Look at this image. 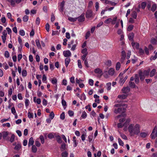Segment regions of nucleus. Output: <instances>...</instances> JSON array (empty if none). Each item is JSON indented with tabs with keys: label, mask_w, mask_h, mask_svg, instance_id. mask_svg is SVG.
<instances>
[{
	"label": "nucleus",
	"mask_w": 157,
	"mask_h": 157,
	"mask_svg": "<svg viewBox=\"0 0 157 157\" xmlns=\"http://www.w3.org/2000/svg\"><path fill=\"white\" fill-rule=\"evenodd\" d=\"M140 125L138 124H130L128 127V131L131 136L138 135L140 132Z\"/></svg>",
	"instance_id": "nucleus-1"
},
{
	"label": "nucleus",
	"mask_w": 157,
	"mask_h": 157,
	"mask_svg": "<svg viewBox=\"0 0 157 157\" xmlns=\"http://www.w3.org/2000/svg\"><path fill=\"white\" fill-rule=\"evenodd\" d=\"M125 109L124 107L114 108V113L116 114L120 113H123L125 111Z\"/></svg>",
	"instance_id": "nucleus-2"
},
{
	"label": "nucleus",
	"mask_w": 157,
	"mask_h": 157,
	"mask_svg": "<svg viewBox=\"0 0 157 157\" xmlns=\"http://www.w3.org/2000/svg\"><path fill=\"white\" fill-rule=\"evenodd\" d=\"M150 136L152 139H154L157 137V126H155L153 129Z\"/></svg>",
	"instance_id": "nucleus-3"
},
{
	"label": "nucleus",
	"mask_w": 157,
	"mask_h": 157,
	"mask_svg": "<svg viewBox=\"0 0 157 157\" xmlns=\"http://www.w3.org/2000/svg\"><path fill=\"white\" fill-rule=\"evenodd\" d=\"M2 136L4 139L7 140H9V139L8 138H7V137L9 134V133L8 132L3 131L2 132Z\"/></svg>",
	"instance_id": "nucleus-4"
},
{
	"label": "nucleus",
	"mask_w": 157,
	"mask_h": 157,
	"mask_svg": "<svg viewBox=\"0 0 157 157\" xmlns=\"http://www.w3.org/2000/svg\"><path fill=\"white\" fill-rule=\"evenodd\" d=\"M63 56L65 57H69L71 56V53L69 50L64 51L63 52Z\"/></svg>",
	"instance_id": "nucleus-5"
},
{
	"label": "nucleus",
	"mask_w": 157,
	"mask_h": 157,
	"mask_svg": "<svg viewBox=\"0 0 157 157\" xmlns=\"http://www.w3.org/2000/svg\"><path fill=\"white\" fill-rule=\"evenodd\" d=\"M139 77H140V80L141 81H143L145 78V76L143 74V72L140 70L139 71Z\"/></svg>",
	"instance_id": "nucleus-6"
},
{
	"label": "nucleus",
	"mask_w": 157,
	"mask_h": 157,
	"mask_svg": "<svg viewBox=\"0 0 157 157\" xmlns=\"http://www.w3.org/2000/svg\"><path fill=\"white\" fill-rule=\"evenodd\" d=\"M93 15L92 11L91 10H88L86 13V17L89 18L91 17Z\"/></svg>",
	"instance_id": "nucleus-7"
},
{
	"label": "nucleus",
	"mask_w": 157,
	"mask_h": 157,
	"mask_svg": "<svg viewBox=\"0 0 157 157\" xmlns=\"http://www.w3.org/2000/svg\"><path fill=\"white\" fill-rule=\"evenodd\" d=\"M130 88L128 86L124 87L122 89V91L123 93L126 94L128 93L130 91Z\"/></svg>",
	"instance_id": "nucleus-8"
},
{
	"label": "nucleus",
	"mask_w": 157,
	"mask_h": 157,
	"mask_svg": "<svg viewBox=\"0 0 157 157\" xmlns=\"http://www.w3.org/2000/svg\"><path fill=\"white\" fill-rule=\"evenodd\" d=\"M78 21L79 22L83 21L85 20V17L84 15L82 14L79 17L77 18Z\"/></svg>",
	"instance_id": "nucleus-9"
},
{
	"label": "nucleus",
	"mask_w": 157,
	"mask_h": 157,
	"mask_svg": "<svg viewBox=\"0 0 157 157\" xmlns=\"http://www.w3.org/2000/svg\"><path fill=\"white\" fill-rule=\"evenodd\" d=\"M95 73L101 75H102V70L99 68L95 69L94 70Z\"/></svg>",
	"instance_id": "nucleus-10"
},
{
	"label": "nucleus",
	"mask_w": 157,
	"mask_h": 157,
	"mask_svg": "<svg viewBox=\"0 0 157 157\" xmlns=\"http://www.w3.org/2000/svg\"><path fill=\"white\" fill-rule=\"evenodd\" d=\"M134 37V33H131L129 34L128 35V38L129 40L132 41H133V38Z\"/></svg>",
	"instance_id": "nucleus-11"
},
{
	"label": "nucleus",
	"mask_w": 157,
	"mask_h": 157,
	"mask_svg": "<svg viewBox=\"0 0 157 157\" xmlns=\"http://www.w3.org/2000/svg\"><path fill=\"white\" fill-rule=\"evenodd\" d=\"M34 143V141L33 140V137H31L29 139V143H28V146L29 147H30L31 145H32Z\"/></svg>",
	"instance_id": "nucleus-12"
},
{
	"label": "nucleus",
	"mask_w": 157,
	"mask_h": 157,
	"mask_svg": "<svg viewBox=\"0 0 157 157\" xmlns=\"http://www.w3.org/2000/svg\"><path fill=\"white\" fill-rule=\"evenodd\" d=\"M139 75L138 74H135L134 77L135 81L136 84H138L139 82Z\"/></svg>",
	"instance_id": "nucleus-13"
},
{
	"label": "nucleus",
	"mask_w": 157,
	"mask_h": 157,
	"mask_svg": "<svg viewBox=\"0 0 157 157\" xmlns=\"http://www.w3.org/2000/svg\"><path fill=\"white\" fill-rule=\"evenodd\" d=\"M71 61V59L69 57L66 58L65 60V65L66 67H67L69 63Z\"/></svg>",
	"instance_id": "nucleus-14"
},
{
	"label": "nucleus",
	"mask_w": 157,
	"mask_h": 157,
	"mask_svg": "<svg viewBox=\"0 0 157 157\" xmlns=\"http://www.w3.org/2000/svg\"><path fill=\"white\" fill-rule=\"evenodd\" d=\"M115 72L113 68H110L108 72L109 75H113Z\"/></svg>",
	"instance_id": "nucleus-15"
},
{
	"label": "nucleus",
	"mask_w": 157,
	"mask_h": 157,
	"mask_svg": "<svg viewBox=\"0 0 157 157\" xmlns=\"http://www.w3.org/2000/svg\"><path fill=\"white\" fill-rule=\"evenodd\" d=\"M122 57L121 58V61H123L126 57L125 52L124 51H122L121 52Z\"/></svg>",
	"instance_id": "nucleus-16"
},
{
	"label": "nucleus",
	"mask_w": 157,
	"mask_h": 157,
	"mask_svg": "<svg viewBox=\"0 0 157 157\" xmlns=\"http://www.w3.org/2000/svg\"><path fill=\"white\" fill-rule=\"evenodd\" d=\"M65 4V2L64 1H62L60 4V11L61 12H63V7Z\"/></svg>",
	"instance_id": "nucleus-17"
},
{
	"label": "nucleus",
	"mask_w": 157,
	"mask_h": 157,
	"mask_svg": "<svg viewBox=\"0 0 157 157\" xmlns=\"http://www.w3.org/2000/svg\"><path fill=\"white\" fill-rule=\"evenodd\" d=\"M21 148V145L20 144H17L16 145L15 147L14 148V149L17 151L19 150Z\"/></svg>",
	"instance_id": "nucleus-18"
},
{
	"label": "nucleus",
	"mask_w": 157,
	"mask_h": 157,
	"mask_svg": "<svg viewBox=\"0 0 157 157\" xmlns=\"http://www.w3.org/2000/svg\"><path fill=\"white\" fill-rule=\"evenodd\" d=\"M56 140L60 144L62 142L61 138L59 136H56Z\"/></svg>",
	"instance_id": "nucleus-19"
},
{
	"label": "nucleus",
	"mask_w": 157,
	"mask_h": 157,
	"mask_svg": "<svg viewBox=\"0 0 157 157\" xmlns=\"http://www.w3.org/2000/svg\"><path fill=\"white\" fill-rule=\"evenodd\" d=\"M36 46L38 48H41V45L40 43L39 40L38 39H36Z\"/></svg>",
	"instance_id": "nucleus-20"
},
{
	"label": "nucleus",
	"mask_w": 157,
	"mask_h": 157,
	"mask_svg": "<svg viewBox=\"0 0 157 157\" xmlns=\"http://www.w3.org/2000/svg\"><path fill=\"white\" fill-rule=\"evenodd\" d=\"M127 96L125 94H121L119 95L118 96V98L121 99H125Z\"/></svg>",
	"instance_id": "nucleus-21"
},
{
	"label": "nucleus",
	"mask_w": 157,
	"mask_h": 157,
	"mask_svg": "<svg viewBox=\"0 0 157 157\" xmlns=\"http://www.w3.org/2000/svg\"><path fill=\"white\" fill-rule=\"evenodd\" d=\"M68 153L66 151L63 152L61 154L62 157H67Z\"/></svg>",
	"instance_id": "nucleus-22"
},
{
	"label": "nucleus",
	"mask_w": 157,
	"mask_h": 157,
	"mask_svg": "<svg viewBox=\"0 0 157 157\" xmlns=\"http://www.w3.org/2000/svg\"><path fill=\"white\" fill-rule=\"evenodd\" d=\"M129 83V86L131 88H134L135 87L136 85L134 82L130 81Z\"/></svg>",
	"instance_id": "nucleus-23"
},
{
	"label": "nucleus",
	"mask_w": 157,
	"mask_h": 157,
	"mask_svg": "<svg viewBox=\"0 0 157 157\" xmlns=\"http://www.w3.org/2000/svg\"><path fill=\"white\" fill-rule=\"evenodd\" d=\"M150 71V70H144L143 72V73L145 76H148L149 75Z\"/></svg>",
	"instance_id": "nucleus-24"
},
{
	"label": "nucleus",
	"mask_w": 157,
	"mask_h": 157,
	"mask_svg": "<svg viewBox=\"0 0 157 157\" xmlns=\"http://www.w3.org/2000/svg\"><path fill=\"white\" fill-rule=\"evenodd\" d=\"M140 137L142 138H145L147 136V134L144 132H142L140 133Z\"/></svg>",
	"instance_id": "nucleus-25"
},
{
	"label": "nucleus",
	"mask_w": 157,
	"mask_h": 157,
	"mask_svg": "<svg viewBox=\"0 0 157 157\" xmlns=\"http://www.w3.org/2000/svg\"><path fill=\"white\" fill-rule=\"evenodd\" d=\"M32 150L33 152L36 153V152L37 150V147L35 145H33L32 147Z\"/></svg>",
	"instance_id": "nucleus-26"
},
{
	"label": "nucleus",
	"mask_w": 157,
	"mask_h": 157,
	"mask_svg": "<svg viewBox=\"0 0 157 157\" xmlns=\"http://www.w3.org/2000/svg\"><path fill=\"white\" fill-rule=\"evenodd\" d=\"M156 8H157V6H156V4H154L152 6V7L151 9V10L152 12H154L156 10Z\"/></svg>",
	"instance_id": "nucleus-27"
},
{
	"label": "nucleus",
	"mask_w": 157,
	"mask_h": 157,
	"mask_svg": "<svg viewBox=\"0 0 157 157\" xmlns=\"http://www.w3.org/2000/svg\"><path fill=\"white\" fill-rule=\"evenodd\" d=\"M156 72V70L155 69H153L150 72V77L153 76L154 75L155 73Z\"/></svg>",
	"instance_id": "nucleus-28"
},
{
	"label": "nucleus",
	"mask_w": 157,
	"mask_h": 157,
	"mask_svg": "<svg viewBox=\"0 0 157 157\" xmlns=\"http://www.w3.org/2000/svg\"><path fill=\"white\" fill-rule=\"evenodd\" d=\"M121 63L119 62H118L116 65V70L117 71L119 70L121 67Z\"/></svg>",
	"instance_id": "nucleus-29"
},
{
	"label": "nucleus",
	"mask_w": 157,
	"mask_h": 157,
	"mask_svg": "<svg viewBox=\"0 0 157 157\" xmlns=\"http://www.w3.org/2000/svg\"><path fill=\"white\" fill-rule=\"evenodd\" d=\"M14 139L15 135H14V134H12L11 138L9 140V141H10L11 143H12L14 141Z\"/></svg>",
	"instance_id": "nucleus-30"
},
{
	"label": "nucleus",
	"mask_w": 157,
	"mask_h": 157,
	"mask_svg": "<svg viewBox=\"0 0 157 157\" xmlns=\"http://www.w3.org/2000/svg\"><path fill=\"white\" fill-rule=\"evenodd\" d=\"M137 16V14L136 11H134L133 12L132 16L134 19H136Z\"/></svg>",
	"instance_id": "nucleus-31"
},
{
	"label": "nucleus",
	"mask_w": 157,
	"mask_h": 157,
	"mask_svg": "<svg viewBox=\"0 0 157 157\" xmlns=\"http://www.w3.org/2000/svg\"><path fill=\"white\" fill-rule=\"evenodd\" d=\"M80 99L82 100L83 99L85 100L86 99V96L84 93H82L80 97Z\"/></svg>",
	"instance_id": "nucleus-32"
},
{
	"label": "nucleus",
	"mask_w": 157,
	"mask_h": 157,
	"mask_svg": "<svg viewBox=\"0 0 157 157\" xmlns=\"http://www.w3.org/2000/svg\"><path fill=\"white\" fill-rule=\"evenodd\" d=\"M77 18H72L71 17H69L68 18V19L71 22H74L77 20Z\"/></svg>",
	"instance_id": "nucleus-33"
},
{
	"label": "nucleus",
	"mask_w": 157,
	"mask_h": 157,
	"mask_svg": "<svg viewBox=\"0 0 157 157\" xmlns=\"http://www.w3.org/2000/svg\"><path fill=\"white\" fill-rule=\"evenodd\" d=\"M133 26L132 25H129L128 27V28H127V31H132L133 28Z\"/></svg>",
	"instance_id": "nucleus-34"
},
{
	"label": "nucleus",
	"mask_w": 157,
	"mask_h": 157,
	"mask_svg": "<svg viewBox=\"0 0 157 157\" xmlns=\"http://www.w3.org/2000/svg\"><path fill=\"white\" fill-rule=\"evenodd\" d=\"M27 75L26 71L25 70H23L22 71V75L23 77H25Z\"/></svg>",
	"instance_id": "nucleus-35"
},
{
	"label": "nucleus",
	"mask_w": 157,
	"mask_h": 157,
	"mask_svg": "<svg viewBox=\"0 0 157 157\" xmlns=\"http://www.w3.org/2000/svg\"><path fill=\"white\" fill-rule=\"evenodd\" d=\"M29 19V17L27 15H25L23 18V20L24 22H27Z\"/></svg>",
	"instance_id": "nucleus-36"
},
{
	"label": "nucleus",
	"mask_w": 157,
	"mask_h": 157,
	"mask_svg": "<svg viewBox=\"0 0 157 157\" xmlns=\"http://www.w3.org/2000/svg\"><path fill=\"white\" fill-rule=\"evenodd\" d=\"M82 53L84 54H86V55H87V49L86 48H84L82 50Z\"/></svg>",
	"instance_id": "nucleus-37"
},
{
	"label": "nucleus",
	"mask_w": 157,
	"mask_h": 157,
	"mask_svg": "<svg viewBox=\"0 0 157 157\" xmlns=\"http://www.w3.org/2000/svg\"><path fill=\"white\" fill-rule=\"evenodd\" d=\"M55 116L53 112H52L50 113L49 115L50 118H51V120Z\"/></svg>",
	"instance_id": "nucleus-38"
},
{
	"label": "nucleus",
	"mask_w": 157,
	"mask_h": 157,
	"mask_svg": "<svg viewBox=\"0 0 157 157\" xmlns=\"http://www.w3.org/2000/svg\"><path fill=\"white\" fill-rule=\"evenodd\" d=\"M40 140L41 143L43 144L44 141V136L42 135H41L40 137Z\"/></svg>",
	"instance_id": "nucleus-39"
},
{
	"label": "nucleus",
	"mask_w": 157,
	"mask_h": 157,
	"mask_svg": "<svg viewBox=\"0 0 157 157\" xmlns=\"http://www.w3.org/2000/svg\"><path fill=\"white\" fill-rule=\"evenodd\" d=\"M124 125H125L124 124H122L120 122L117 124V127L119 128H121Z\"/></svg>",
	"instance_id": "nucleus-40"
},
{
	"label": "nucleus",
	"mask_w": 157,
	"mask_h": 157,
	"mask_svg": "<svg viewBox=\"0 0 157 157\" xmlns=\"http://www.w3.org/2000/svg\"><path fill=\"white\" fill-rule=\"evenodd\" d=\"M141 5L142 8L144 9L146 6V3L145 2H142L141 4Z\"/></svg>",
	"instance_id": "nucleus-41"
},
{
	"label": "nucleus",
	"mask_w": 157,
	"mask_h": 157,
	"mask_svg": "<svg viewBox=\"0 0 157 157\" xmlns=\"http://www.w3.org/2000/svg\"><path fill=\"white\" fill-rule=\"evenodd\" d=\"M112 19L111 18H109L105 20L104 23L106 24H109L112 21Z\"/></svg>",
	"instance_id": "nucleus-42"
},
{
	"label": "nucleus",
	"mask_w": 157,
	"mask_h": 157,
	"mask_svg": "<svg viewBox=\"0 0 157 157\" xmlns=\"http://www.w3.org/2000/svg\"><path fill=\"white\" fill-rule=\"evenodd\" d=\"M66 147V144H62L61 145L60 149L62 151H63L65 150Z\"/></svg>",
	"instance_id": "nucleus-43"
},
{
	"label": "nucleus",
	"mask_w": 157,
	"mask_h": 157,
	"mask_svg": "<svg viewBox=\"0 0 157 157\" xmlns=\"http://www.w3.org/2000/svg\"><path fill=\"white\" fill-rule=\"evenodd\" d=\"M87 117L86 113L85 112H82L81 117L83 118H85Z\"/></svg>",
	"instance_id": "nucleus-44"
},
{
	"label": "nucleus",
	"mask_w": 157,
	"mask_h": 157,
	"mask_svg": "<svg viewBox=\"0 0 157 157\" xmlns=\"http://www.w3.org/2000/svg\"><path fill=\"white\" fill-rule=\"evenodd\" d=\"M123 105L121 104H115L114 106V108H118L121 107V106H123Z\"/></svg>",
	"instance_id": "nucleus-45"
},
{
	"label": "nucleus",
	"mask_w": 157,
	"mask_h": 157,
	"mask_svg": "<svg viewBox=\"0 0 157 157\" xmlns=\"http://www.w3.org/2000/svg\"><path fill=\"white\" fill-rule=\"evenodd\" d=\"M111 64L112 62L110 60H108L106 61V64L109 67H110L111 66Z\"/></svg>",
	"instance_id": "nucleus-46"
},
{
	"label": "nucleus",
	"mask_w": 157,
	"mask_h": 157,
	"mask_svg": "<svg viewBox=\"0 0 157 157\" xmlns=\"http://www.w3.org/2000/svg\"><path fill=\"white\" fill-rule=\"evenodd\" d=\"M118 143L120 145L123 146L124 145V143L121 140L120 138H119L118 139Z\"/></svg>",
	"instance_id": "nucleus-47"
},
{
	"label": "nucleus",
	"mask_w": 157,
	"mask_h": 157,
	"mask_svg": "<svg viewBox=\"0 0 157 157\" xmlns=\"http://www.w3.org/2000/svg\"><path fill=\"white\" fill-rule=\"evenodd\" d=\"M157 58V52L156 53L154 56H152L150 58L151 60H155Z\"/></svg>",
	"instance_id": "nucleus-48"
},
{
	"label": "nucleus",
	"mask_w": 157,
	"mask_h": 157,
	"mask_svg": "<svg viewBox=\"0 0 157 157\" xmlns=\"http://www.w3.org/2000/svg\"><path fill=\"white\" fill-rule=\"evenodd\" d=\"M78 67L80 68H82V66L81 64V63L80 60L78 59Z\"/></svg>",
	"instance_id": "nucleus-49"
},
{
	"label": "nucleus",
	"mask_w": 157,
	"mask_h": 157,
	"mask_svg": "<svg viewBox=\"0 0 157 157\" xmlns=\"http://www.w3.org/2000/svg\"><path fill=\"white\" fill-rule=\"evenodd\" d=\"M19 34L21 36H24L25 35V32L23 30H21L19 31Z\"/></svg>",
	"instance_id": "nucleus-50"
},
{
	"label": "nucleus",
	"mask_w": 157,
	"mask_h": 157,
	"mask_svg": "<svg viewBox=\"0 0 157 157\" xmlns=\"http://www.w3.org/2000/svg\"><path fill=\"white\" fill-rule=\"evenodd\" d=\"M4 55L6 58H8L9 57V54L7 51H5V52Z\"/></svg>",
	"instance_id": "nucleus-51"
},
{
	"label": "nucleus",
	"mask_w": 157,
	"mask_h": 157,
	"mask_svg": "<svg viewBox=\"0 0 157 157\" xmlns=\"http://www.w3.org/2000/svg\"><path fill=\"white\" fill-rule=\"evenodd\" d=\"M117 19V17H115L113 18V19H112V21H111L112 24H114L116 22V21Z\"/></svg>",
	"instance_id": "nucleus-52"
},
{
	"label": "nucleus",
	"mask_w": 157,
	"mask_h": 157,
	"mask_svg": "<svg viewBox=\"0 0 157 157\" xmlns=\"http://www.w3.org/2000/svg\"><path fill=\"white\" fill-rule=\"evenodd\" d=\"M111 84L110 82H109V83H108L107 84H106V85L107 86V90H110L111 89Z\"/></svg>",
	"instance_id": "nucleus-53"
},
{
	"label": "nucleus",
	"mask_w": 157,
	"mask_h": 157,
	"mask_svg": "<svg viewBox=\"0 0 157 157\" xmlns=\"http://www.w3.org/2000/svg\"><path fill=\"white\" fill-rule=\"evenodd\" d=\"M55 19V17L54 16V15L53 13H52L51 15V21L52 22H53L54 21Z\"/></svg>",
	"instance_id": "nucleus-54"
},
{
	"label": "nucleus",
	"mask_w": 157,
	"mask_h": 157,
	"mask_svg": "<svg viewBox=\"0 0 157 157\" xmlns=\"http://www.w3.org/2000/svg\"><path fill=\"white\" fill-rule=\"evenodd\" d=\"M125 82V81L124 80V79H123V78H121L119 81V83L121 85H122Z\"/></svg>",
	"instance_id": "nucleus-55"
},
{
	"label": "nucleus",
	"mask_w": 157,
	"mask_h": 157,
	"mask_svg": "<svg viewBox=\"0 0 157 157\" xmlns=\"http://www.w3.org/2000/svg\"><path fill=\"white\" fill-rule=\"evenodd\" d=\"M89 83L90 86H92L94 84V81L92 79H90L89 80Z\"/></svg>",
	"instance_id": "nucleus-56"
},
{
	"label": "nucleus",
	"mask_w": 157,
	"mask_h": 157,
	"mask_svg": "<svg viewBox=\"0 0 157 157\" xmlns=\"http://www.w3.org/2000/svg\"><path fill=\"white\" fill-rule=\"evenodd\" d=\"M48 137L50 139H52L54 138V136L52 133H50L48 135Z\"/></svg>",
	"instance_id": "nucleus-57"
},
{
	"label": "nucleus",
	"mask_w": 157,
	"mask_h": 157,
	"mask_svg": "<svg viewBox=\"0 0 157 157\" xmlns=\"http://www.w3.org/2000/svg\"><path fill=\"white\" fill-rule=\"evenodd\" d=\"M68 113L70 116L71 117L73 115L74 113L72 111L70 110L68 111Z\"/></svg>",
	"instance_id": "nucleus-58"
},
{
	"label": "nucleus",
	"mask_w": 157,
	"mask_h": 157,
	"mask_svg": "<svg viewBox=\"0 0 157 157\" xmlns=\"http://www.w3.org/2000/svg\"><path fill=\"white\" fill-rule=\"evenodd\" d=\"M52 83L53 84H56L57 83V80L56 79H52L51 81Z\"/></svg>",
	"instance_id": "nucleus-59"
},
{
	"label": "nucleus",
	"mask_w": 157,
	"mask_h": 157,
	"mask_svg": "<svg viewBox=\"0 0 157 157\" xmlns=\"http://www.w3.org/2000/svg\"><path fill=\"white\" fill-rule=\"evenodd\" d=\"M130 118L127 119L126 120V121L124 123L125 125L127 126L128 124L130 122Z\"/></svg>",
	"instance_id": "nucleus-60"
},
{
	"label": "nucleus",
	"mask_w": 157,
	"mask_h": 157,
	"mask_svg": "<svg viewBox=\"0 0 157 157\" xmlns=\"http://www.w3.org/2000/svg\"><path fill=\"white\" fill-rule=\"evenodd\" d=\"M90 35V31H88L86 34V39H87Z\"/></svg>",
	"instance_id": "nucleus-61"
},
{
	"label": "nucleus",
	"mask_w": 157,
	"mask_h": 157,
	"mask_svg": "<svg viewBox=\"0 0 157 157\" xmlns=\"http://www.w3.org/2000/svg\"><path fill=\"white\" fill-rule=\"evenodd\" d=\"M29 100L27 99H25V104L26 107H27L29 105Z\"/></svg>",
	"instance_id": "nucleus-62"
},
{
	"label": "nucleus",
	"mask_w": 157,
	"mask_h": 157,
	"mask_svg": "<svg viewBox=\"0 0 157 157\" xmlns=\"http://www.w3.org/2000/svg\"><path fill=\"white\" fill-rule=\"evenodd\" d=\"M50 26L49 24L47 23L46 25V29L47 32H49V30Z\"/></svg>",
	"instance_id": "nucleus-63"
},
{
	"label": "nucleus",
	"mask_w": 157,
	"mask_h": 157,
	"mask_svg": "<svg viewBox=\"0 0 157 157\" xmlns=\"http://www.w3.org/2000/svg\"><path fill=\"white\" fill-rule=\"evenodd\" d=\"M35 145L37 147H39L40 145V144L39 142L37 140L35 141Z\"/></svg>",
	"instance_id": "nucleus-64"
}]
</instances>
